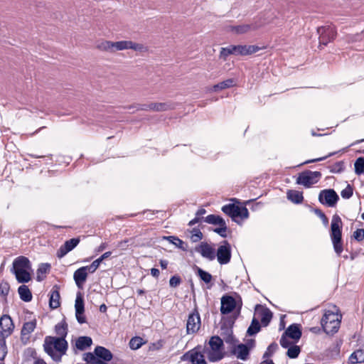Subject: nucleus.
Wrapping results in <instances>:
<instances>
[{
  "mask_svg": "<svg viewBox=\"0 0 364 364\" xmlns=\"http://www.w3.org/2000/svg\"><path fill=\"white\" fill-rule=\"evenodd\" d=\"M255 341L254 339H250L247 341V343L245 345H247L248 348H250V350L252 348L255 346Z\"/></svg>",
  "mask_w": 364,
  "mask_h": 364,
  "instance_id": "64",
  "label": "nucleus"
},
{
  "mask_svg": "<svg viewBox=\"0 0 364 364\" xmlns=\"http://www.w3.org/2000/svg\"><path fill=\"white\" fill-rule=\"evenodd\" d=\"M217 256L218 262L220 264H226L231 259V246L227 240H223L217 250L215 257Z\"/></svg>",
  "mask_w": 364,
  "mask_h": 364,
  "instance_id": "12",
  "label": "nucleus"
},
{
  "mask_svg": "<svg viewBox=\"0 0 364 364\" xmlns=\"http://www.w3.org/2000/svg\"><path fill=\"white\" fill-rule=\"evenodd\" d=\"M257 28L258 26L256 23L231 26L230 27V31L237 34L247 33L250 31H255Z\"/></svg>",
  "mask_w": 364,
  "mask_h": 364,
  "instance_id": "24",
  "label": "nucleus"
},
{
  "mask_svg": "<svg viewBox=\"0 0 364 364\" xmlns=\"http://www.w3.org/2000/svg\"><path fill=\"white\" fill-rule=\"evenodd\" d=\"M353 188L350 184H348L346 188L345 189L342 190L341 192V195L342 198H345V199L350 198L353 196Z\"/></svg>",
  "mask_w": 364,
  "mask_h": 364,
  "instance_id": "47",
  "label": "nucleus"
},
{
  "mask_svg": "<svg viewBox=\"0 0 364 364\" xmlns=\"http://www.w3.org/2000/svg\"><path fill=\"white\" fill-rule=\"evenodd\" d=\"M314 212L318 217H319L321 218L324 226L326 227L328 225V218L326 217V215L324 214V213L321 210H320L318 208H315L314 210Z\"/></svg>",
  "mask_w": 364,
  "mask_h": 364,
  "instance_id": "48",
  "label": "nucleus"
},
{
  "mask_svg": "<svg viewBox=\"0 0 364 364\" xmlns=\"http://www.w3.org/2000/svg\"><path fill=\"white\" fill-rule=\"evenodd\" d=\"M36 327V320L33 319L23 323L21 328V334L22 336H28Z\"/></svg>",
  "mask_w": 364,
  "mask_h": 364,
  "instance_id": "32",
  "label": "nucleus"
},
{
  "mask_svg": "<svg viewBox=\"0 0 364 364\" xmlns=\"http://www.w3.org/2000/svg\"><path fill=\"white\" fill-rule=\"evenodd\" d=\"M94 353L97 358L100 361L98 364H106V362H109L113 358L112 352L103 346H97L94 350Z\"/></svg>",
  "mask_w": 364,
  "mask_h": 364,
  "instance_id": "18",
  "label": "nucleus"
},
{
  "mask_svg": "<svg viewBox=\"0 0 364 364\" xmlns=\"http://www.w3.org/2000/svg\"><path fill=\"white\" fill-rule=\"evenodd\" d=\"M350 364L364 363V349H358L355 350L348 358Z\"/></svg>",
  "mask_w": 364,
  "mask_h": 364,
  "instance_id": "29",
  "label": "nucleus"
},
{
  "mask_svg": "<svg viewBox=\"0 0 364 364\" xmlns=\"http://www.w3.org/2000/svg\"><path fill=\"white\" fill-rule=\"evenodd\" d=\"M319 44L326 46L328 43L333 41L337 35L334 26L328 25L320 26L317 28Z\"/></svg>",
  "mask_w": 364,
  "mask_h": 364,
  "instance_id": "10",
  "label": "nucleus"
},
{
  "mask_svg": "<svg viewBox=\"0 0 364 364\" xmlns=\"http://www.w3.org/2000/svg\"><path fill=\"white\" fill-rule=\"evenodd\" d=\"M231 353L237 356V358L245 360L247 359L250 354V348L247 345L240 343L235 346L231 351Z\"/></svg>",
  "mask_w": 364,
  "mask_h": 364,
  "instance_id": "23",
  "label": "nucleus"
},
{
  "mask_svg": "<svg viewBox=\"0 0 364 364\" xmlns=\"http://www.w3.org/2000/svg\"><path fill=\"white\" fill-rule=\"evenodd\" d=\"M235 85V81L232 78L227 79L220 82L213 87V90L217 92L218 90H225L233 87Z\"/></svg>",
  "mask_w": 364,
  "mask_h": 364,
  "instance_id": "31",
  "label": "nucleus"
},
{
  "mask_svg": "<svg viewBox=\"0 0 364 364\" xmlns=\"http://www.w3.org/2000/svg\"><path fill=\"white\" fill-rule=\"evenodd\" d=\"M196 270H197V272H196L197 275L205 284H209L211 282L213 277L209 272H208L198 267H196Z\"/></svg>",
  "mask_w": 364,
  "mask_h": 364,
  "instance_id": "36",
  "label": "nucleus"
},
{
  "mask_svg": "<svg viewBox=\"0 0 364 364\" xmlns=\"http://www.w3.org/2000/svg\"><path fill=\"white\" fill-rule=\"evenodd\" d=\"M210 350L208 352V360L211 362H217L224 358L223 340L218 336H212L209 341Z\"/></svg>",
  "mask_w": 364,
  "mask_h": 364,
  "instance_id": "6",
  "label": "nucleus"
},
{
  "mask_svg": "<svg viewBox=\"0 0 364 364\" xmlns=\"http://www.w3.org/2000/svg\"><path fill=\"white\" fill-rule=\"evenodd\" d=\"M355 172L357 175L364 173V157H359L354 164Z\"/></svg>",
  "mask_w": 364,
  "mask_h": 364,
  "instance_id": "41",
  "label": "nucleus"
},
{
  "mask_svg": "<svg viewBox=\"0 0 364 364\" xmlns=\"http://www.w3.org/2000/svg\"><path fill=\"white\" fill-rule=\"evenodd\" d=\"M222 333L221 335L223 336V338L226 336H228L229 332L228 330L232 329V327H228L225 324H223L220 328Z\"/></svg>",
  "mask_w": 364,
  "mask_h": 364,
  "instance_id": "58",
  "label": "nucleus"
},
{
  "mask_svg": "<svg viewBox=\"0 0 364 364\" xmlns=\"http://www.w3.org/2000/svg\"><path fill=\"white\" fill-rule=\"evenodd\" d=\"M344 169V163L343 161H338L335 163L331 168V173H341Z\"/></svg>",
  "mask_w": 364,
  "mask_h": 364,
  "instance_id": "50",
  "label": "nucleus"
},
{
  "mask_svg": "<svg viewBox=\"0 0 364 364\" xmlns=\"http://www.w3.org/2000/svg\"><path fill=\"white\" fill-rule=\"evenodd\" d=\"M287 348L288 350L286 354L291 359L296 358L301 352V348L296 345H291Z\"/></svg>",
  "mask_w": 364,
  "mask_h": 364,
  "instance_id": "38",
  "label": "nucleus"
},
{
  "mask_svg": "<svg viewBox=\"0 0 364 364\" xmlns=\"http://www.w3.org/2000/svg\"><path fill=\"white\" fill-rule=\"evenodd\" d=\"M191 233V240L193 242H197L203 239V235L198 228H193Z\"/></svg>",
  "mask_w": 364,
  "mask_h": 364,
  "instance_id": "44",
  "label": "nucleus"
},
{
  "mask_svg": "<svg viewBox=\"0 0 364 364\" xmlns=\"http://www.w3.org/2000/svg\"><path fill=\"white\" fill-rule=\"evenodd\" d=\"M7 354L6 338L0 336V360H4Z\"/></svg>",
  "mask_w": 364,
  "mask_h": 364,
  "instance_id": "43",
  "label": "nucleus"
},
{
  "mask_svg": "<svg viewBox=\"0 0 364 364\" xmlns=\"http://www.w3.org/2000/svg\"><path fill=\"white\" fill-rule=\"evenodd\" d=\"M228 331L229 332L228 335L225 336L223 338V340L227 343H229V344H235V343L237 341V340L235 338L234 336H233V332H232V329H229L228 330Z\"/></svg>",
  "mask_w": 364,
  "mask_h": 364,
  "instance_id": "55",
  "label": "nucleus"
},
{
  "mask_svg": "<svg viewBox=\"0 0 364 364\" xmlns=\"http://www.w3.org/2000/svg\"><path fill=\"white\" fill-rule=\"evenodd\" d=\"M343 223L340 216L335 214L331 220L330 236L335 252L340 256L343 250L342 242Z\"/></svg>",
  "mask_w": 364,
  "mask_h": 364,
  "instance_id": "3",
  "label": "nucleus"
},
{
  "mask_svg": "<svg viewBox=\"0 0 364 364\" xmlns=\"http://www.w3.org/2000/svg\"><path fill=\"white\" fill-rule=\"evenodd\" d=\"M201 321L200 314L197 309H195L188 316L186 322L187 334H193L197 333L199 331Z\"/></svg>",
  "mask_w": 364,
  "mask_h": 364,
  "instance_id": "13",
  "label": "nucleus"
},
{
  "mask_svg": "<svg viewBox=\"0 0 364 364\" xmlns=\"http://www.w3.org/2000/svg\"><path fill=\"white\" fill-rule=\"evenodd\" d=\"M107 246V244L106 242H102L97 249V252H102Z\"/></svg>",
  "mask_w": 364,
  "mask_h": 364,
  "instance_id": "63",
  "label": "nucleus"
},
{
  "mask_svg": "<svg viewBox=\"0 0 364 364\" xmlns=\"http://www.w3.org/2000/svg\"><path fill=\"white\" fill-rule=\"evenodd\" d=\"M79 237L72 238L66 240L64 244L60 246L57 252V256L59 258L63 257L66 254L73 250L80 242Z\"/></svg>",
  "mask_w": 364,
  "mask_h": 364,
  "instance_id": "16",
  "label": "nucleus"
},
{
  "mask_svg": "<svg viewBox=\"0 0 364 364\" xmlns=\"http://www.w3.org/2000/svg\"><path fill=\"white\" fill-rule=\"evenodd\" d=\"M204 221L208 224L219 225L223 223L224 219L220 215L211 214L205 217Z\"/></svg>",
  "mask_w": 364,
  "mask_h": 364,
  "instance_id": "40",
  "label": "nucleus"
},
{
  "mask_svg": "<svg viewBox=\"0 0 364 364\" xmlns=\"http://www.w3.org/2000/svg\"><path fill=\"white\" fill-rule=\"evenodd\" d=\"M287 198L296 204L301 203L304 200L302 192L295 190H289L287 193Z\"/></svg>",
  "mask_w": 364,
  "mask_h": 364,
  "instance_id": "28",
  "label": "nucleus"
},
{
  "mask_svg": "<svg viewBox=\"0 0 364 364\" xmlns=\"http://www.w3.org/2000/svg\"><path fill=\"white\" fill-rule=\"evenodd\" d=\"M18 269H32L31 263L26 257L19 256L14 260L11 271H18Z\"/></svg>",
  "mask_w": 364,
  "mask_h": 364,
  "instance_id": "19",
  "label": "nucleus"
},
{
  "mask_svg": "<svg viewBox=\"0 0 364 364\" xmlns=\"http://www.w3.org/2000/svg\"><path fill=\"white\" fill-rule=\"evenodd\" d=\"M164 239L183 251L187 250V245L176 236H164Z\"/></svg>",
  "mask_w": 364,
  "mask_h": 364,
  "instance_id": "33",
  "label": "nucleus"
},
{
  "mask_svg": "<svg viewBox=\"0 0 364 364\" xmlns=\"http://www.w3.org/2000/svg\"><path fill=\"white\" fill-rule=\"evenodd\" d=\"M220 227L219 228H215L213 229V232L218 233L219 235H220L222 237H227V234H226V232H227V229H228V227H227V225H226V223L225 221L224 220L223 222V223H220L218 225Z\"/></svg>",
  "mask_w": 364,
  "mask_h": 364,
  "instance_id": "46",
  "label": "nucleus"
},
{
  "mask_svg": "<svg viewBox=\"0 0 364 364\" xmlns=\"http://www.w3.org/2000/svg\"><path fill=\"white\" fill-rule=\"evenodd\" d=\"M82 360L87 364H98L100 363V360L97 358L95 353H85L83 354Z\"/></svg>",
  "mask_w": 364,
  "mask_h": 364,
  "instance_id": "37",
  "label": "nucleus"
},
{
  "mask_svg": "<svg viewBox=\"0 0 364 364\" xmlns=\"http://www.w3.org/2000/svg\"><path fill=\"white\" fill-rule=\"evenodd\" d=\"M338 200V195L331 188L322 190L318 195V201L327 207H335Z\"/></svg>",
  "mask_w": 364,
  "mask_h": 364,
  "instance_id": "11",
  "label": "nucleus"
},
{
  "mask_svg": "<svg viewBox=\"0 0 364 364\" xmlns=\"http://www.w3.org/2000/svg\"><path fill=\"white\" fill-rule=\"evenodd\" d=\"M256 311L260 316L262 325L267 326L272 318V312L268 308H263L260 305H257Z\"/></svg>",
  "mask_w": 364,
  "mask_h": 364,
  "instance_id": "20",
  "label": "nucleus"
},
{
  "mask_svg": "<svg viewBox=\"0 0 364 364\" xmlns=\"http://www.w3.org/2000/svg\"><path fill=\"white\" fill-rule=\"evenodd\" d=\"M50 264L48 263H42L37 269L38 274H46L50 271Z\"/></svg>",
  "mask_w": 364,
  "mask_h": 364,
  "instance_id": "53",
  "label": "nucleus"
},
{
  "mask_svg": "<svg viewBox=\"0 0 364 364\" xmlns=\"http://www.w3.org/2000/svg\"><path fill=\"white\" fill-rule=\"evenodd\" d=\"M10 290V285L8 282L2 281L0 283V294L6 296L8 295Z\"/></svg>",
  "mask_w": 364,
  "mask_h": 364,
  "instance_id": "49",
  "label": "nucleus"
},
{
  "mask_svg": "<svg viewBox=\"0 0 364 364\" xmlns=\"http://www.w3.org/2000/svg\"><path fill=\"white\" fill-rule=\"evenodd\" d=\"M151 274L155 277V278H158L159 274H160V272L158 269L156 268H152L151 269Z\"/></svg>",
  "mask_w": 364,
  "mask_h": 364,
  "instance_id": "60",
  "label": "nucleus"
},
{
  "mask_svg": "<svg viewBox=\"0 0 364 364\" xmlns=\"http://www.w3.org/2000/svg\"><path fill=\"white\" fill-rule=\"evenodd\" d=\"M278 349V345L277 343L273 342L267 348V350L263 355L264 358H267L269 357H271L275 351Z\"/></svg>",
  "mask_w": 364,
  "mask_h": 364,
  "instance_id": "45",
  "label": "nucleus"
},
{
  "mask_svg": "<svg viewBox=\"0 0 364 364\" xmlns=\"http://www.w3.org/2000/svg\"><path fill=\"white\" fill-rule=\"evenodd\" d=\"M260 330H261V325H260L259 321L257 318H253L250 326L247 328V333L249 336H254V335L257 334L258 332H259Z\"/></svg>",
  "mask_w": 364,
  "mask_h": 364,
  "instance_id": "35",
  "label": "nucleus"
},
{
  "mask_svg": "<svg viewBox=\"0 0 364 364\" xmlns=\"http://www.w3.org/2000/svg\"><path fill=\"white\" fill-rule=\"evenodd\" d=\"M84 313L78 314L77 311H75V316L77 322L80 324L86 323V318L83 316Z\"/></svg>",
  "mask_w": 364,
  "mask_h": 364,
  "instance_id": "57",
  "label": "nucleus"
},
{
  "mask_svg": "<svg viewBox=\"0 0 364 364\" xmlns=\"http://www.w3.org/2000/svg\"><path fill=\"white\" fill-rule=\"evenodd\" d=\"M87 272H89L85 266L77 269L74 272L73 279L77 287L81 288L82 284L85 282L87 277Z\"/></svg>",
  "mask_w": 364,
  "mask_h": 364,
  "instance_id": "22",
  "label": "nucleus"
},
{
  "mask_svg": "<svg viewBox=\"0 0 364 364\" xmlns=\"http://www.w3.org/2000/svg\"><path fill=\"white\" fill-rule=\"evenodd\" d=\"M55 331L59 337L65 338L68 334V324L65 320L55 325Z\"/></svg>",
  "mask_w": 364,
  "mask_h": 364,
  "instance_id": "34",
  "label": "nucleus"
},
{
  "mask_svg": "<svg viewBox=\"0 0 364 364\" xmlns=\"http://www.w3.org/2000/svg\"><path fill=\"white\" fill-rule=\"evenodd\" d=\"M92 345V339L90 336H80L75 341V347L79 350H85Z\"/></svg>",
  "mask_w": 364,
  "mask_h": 364,
  "instance_id": "25",
  "label": "nucleus"
},
{
  "mask_svg": "<svg viewBox=\"0 0 364 364\" xmlns=\"http://www.w3.org/2000/svg\"><path fill=\"white\" fill-rule=\"evenodd\" d=\"M60 293L58 290L57 286H55L50 292V300H49V306L52 309H57L60 306Z\"/></svg>",
  "mask_w": 364,
  "mask_h": 364,
  "instance_id": "26",
  "label": "nucleus"
},
{
  "mask_svg": "<svg viewBox=\"0 0 364 364\" xmlns=\"http://www.w3.org/2000/svg\"><path fill=\"white\" fill-rule=\"evenodd\" d=\"M96 47L100 51L108 53H114L127 49H132L136 51H142L144 50L142 44L136 43L132 41H120L117 42L102 41L97 43Z\"/></svg>",
  "mask_w": 364,
  "mask_h": 364,
  "instance_id": "2",
  "label": "nucleus"
},
{
  "mask_svg": "<svg viewBox=\"0 0 364 364\" xmlns=\"http://www.w3.org/2000/svg\"><path fill=\"white\" fill-rule=\"evenodd\" d=\"M176 102H151L149 104H138L136 110L148 111L152 110L154 112H165L168 110H173L177 106Z\"/></svg>",
  "mask_w": 364,
  "mask_h": 364,
  "instance_id": "8",
  "label": "nucleus"
},
{
  "mask_svg": "<svg viewBox=\"0 0 364 364\" xmlns=\"http://www.w3.org/2000/svg\"><path fill=\"white\" fill-rule=\"evenodd\" d=\"M353 237L358 242L363 241L364 240V229H357L353 232Z\"/></svg>",
  "mask_w": 364,
  "mask_h": 364,
  "instance_id": "54",
  "label": "nucleus"
},
{
  "mask_svg": "<svg viewBox=\"0 0 364 364\" xmlns=\"http://www.w3.org/2000/svg\"><path fill=\"white\" fill-rule=\"evenodd\" d=\"M129 242L128 240H122L120 242H118L117 244V247L122 249V250H125L127 247V243Z\"/></svg>",
  "mask_w": 364,
  "mask_h": 364,
  "instance_id": "59",
  "label": "nucleus"
},
{
  "mask_svg": "<svg viewBox=\"0 0 364 364\" xmlns=\"http://www.w3.org/2000/svg\"><path fill=\"white\" fill-rule=\"evenodd\" d=\"M112 255V252L108 251L102 254L98 259L102 262L104 259L108 258Z\"/></svg>",
  "mask_w": 364,
  "mask_h": 364,
  "instance_id": "61",
  "label": "nucleus"
},
{
  "mask_svg": "<svg viewBox=\"0 0 364 364\" xmlns=\"http://www.w3.org/2000/svg\"><path fill=\"white\" fill-rule=\"evenodd\" d=\"M20 299L25 301L29 302L32 300V294L29 288L26 285H21L18 289Z\"/></svg>",
  "mask_w": 364,
  "mask_h": 364,
  "instance_id": "30",
  "label": "nucleus"
},
{
  "mask_svg": "<svg viewBox=\"0 0 364 364\" xmlns=\"http://www.w3.org/2000/svg\"><path fill=\"white\" fill-rule=\"evenodd\" d=\"M222 211L230 216L235 223H239L237 218L242 220L247 219L249 217V212L245 206H238L233 203L227 204L222 207Z\"/></svg>",
  "mask_w": 364,
  "mask_h": 364,
  "instance_id": "7",
  "label": "nucleus"
},
{
  "mask_svg": "<svg viewBox=\"0 0 364 364\" xmlns=\"http://www.w3.org/2000/svg\"><path fill=\"white\" fill-rule=\"evenodd\" d=\"M260 48L257 46L231 45L226 48H222L220 52V58L225 61L230 55H247L257 53Z\"/></svg>",
  "mask_w": 364,
  "mask_h": 364,
  "instance_id": "4",
  "label": "nucleus"
},
{
  "mask_svg": "<svg viewBox=\"0 0 364 364\" xmlns=\"http://www.w3.org/2000/svg\"><path fill=\"white\" fill-rule=\"evenodd\" d=\"M321 177V172L306 170L299 174V176L296 178V183L303 185L306 188H309L312 185L316 183Z\"/></svg>",
  "mask_w": 364,
  "mask_h": 364,
  "instance_id": "9",
  "label": "nucleus"
},
{
  "mask_svg": "<svg viewBox=\"0 0 364 364\" xmlns=\"http://www.w3.org/2000/svg\"><path fill=\"white\" fill-rule=\"evenodd\" d=\"M341 323V315L330 310L325 311L321 324L326 334H334L338 331Z\"/></svg>",
  "mask_w": 364,
  "mask_h": 364,
  "instance_id": "5",
  "label": "nucleus"
},
{
  "mask_svg": "<svg viewBox=\"0 0 364 364\" xmlns=\"http://www.w3.org/2000/svg\"><path fill=\"white\" fill-rule=\"evenodd\" d=\"M0 336L5 338L9 336L14 331V324L11 318L6 314L3 315L0 318Z\"/></svg>",
  "mask_w": 364,
  "mask_h": 364,
  "instance_id": "14",
  "label": "nucleus"
},
{
  "mask_svg": "<svg viewBox=\"0 0 364 364\" xmlns=\"http://www.w3.org/2000/svg\"><path fill=\"white\" fill-rule=\"evenodd\" d=\"M289 337L284 336V334H282L281 338H280V345L282 346V348H289L290 346L292 345V343L289 341V339L288 338Z\"/></svg>",
  "mask_w": 364,
  "mask_h": 364,
  "instance_id": "56",
  "label": "nucleus"
},
{
  "mask_svg": "<svg viewBox=\"0 0 364 364\" xmlns=\"http://www.w3.org/2000/svg\"><path fill=\"white\" fill-rule=\"evenodd\" d=\"M160 266L163 269H165L167 268V266H168V261L167 260H165V259H161L160 262Z\"/></svg>",
  "mask_w": 364,
  "mask_h": 364,
  "instance_id": "62",
  "label": "nucleus"
},
{
  "mask_svg": "<svg viewBox=\"0 0 364 364\" xmlns=\"http://www.w3.org/2000/svg\"><path fill=\"white\" fill-rule=\"evenodd\" d=\"M283 334L297 341L301 337L302 333L299 325L296 323H293L285 330Z\"/></svg>",
  "mask_w": 364,
  "mask_h": 364,
  "instance_id": "21",
  "label": "nucleus"
},
{
  "mask_svg": "<svg viewBox=\"0 0 364 364\" xmlns=\"http://www.w3.org/2000/svg\"><path fill=\"white\" fill-rule=\"evenodd\" d=\"M182 280L178 275L172 276L169 280V285L171 287L176 288L180 285Z\"/></svg>",
  "mask_w": 364,
  "mask_h": 364,
  "instance_id": "51",
  "label": "nucleus"
},
{
  "mask_svg": "<svg viewBox=\"0 0 364 364\" xmlns=\"http://www.w3.org/2000/svg\"><path fill=\"white\" fill-rule=\"evenodd\" d=\"M195 250L199 252L203 257L210 261H213L215 258V249L206 242H200L199 245L196 247Z\"/></svg>",
  "mask_w": 364,
  "mask_h": 364,
  "instance_id": "15",
  "label": "nucleus"
},
{
  "mask_svg": "<svg viewBox=\"0 0 364 364\" xmlns=\"http://www.w3.org/2000/svg\"><path fill=\"white\" fill-rule=\"evenodd\" d=\"M31 269H22L18 271L11 272L16 276V279L18 283H27L31 279L29 271Z\"/></svg>",
  "mask_w": 364,
  "mask_h": 364,
  "instance_id": "27",
  "label": "nucleus"
},
{
  "mask_svg": "<svg viewBox=\"0 0 364 364\" xmlns=\"http://www.w3.org/2000/svg\"><path fill=\"white\" fill-rule=\"evenodd\" d=\"M101 261L99 259H95L92 262L91 264L85 266L90 273H94L101 264Z\"/></svg>",
  "mask_w": 364,
  "mask_h": 364,
  "instance_id": "52",
  "label": "nucleus"
},
{
  "mask_svg": "<svg viewBox=\"0 0 364 364\" xmlns=\"http://www.w3.org/2000/svg\"><path fill=\"white\" fill-rule=\"evenodd\" d=\"M68 347V342L63 337L48 336L45 338L44 350L56 362L60 361L62 355L66 353Z\"/></svg>",
  "mask_w": 364,
  "mask_h": 364,
  "instance_id": "1",
  "label": "nucleus"
},
{
  "mask_svg": "<svg viewBox=\"0 0 364 364\" xmlns=\"http://www.w3.org/2000/svg\"><path fill=\"white\" fill-rule=\"evenodd\" d=\"M143 338L139 336L133 337L129 341V347L132 350H137L143 345Z\"/></svg>",
  "mask_w": 364,
  "mask_h": 364,
  "instance_id": "42",
  "label": "nucleus"
},
{
  "mask_svg": "<svg viewBox=\"0 0 364 364\" xmlns=\"http://www.w3.org/2000/svg\"><path fill=\"white\" fill-rule=\"evenodd\" d=\"M75 311H77L78 314L84 313L85 306H84V300L80 292L77 294L75 304Z\"/></svg>",
  "mask_w": 364,
  "mask_h": 364,
  "instance_id": "39",
  "label": "nucleus"
},
{
  "mask_svg": "<svg viewBox=\"0 0 364 364\" xmlns=\"http://www.w3.org/2000/svg\"><path fill=\"white\" fill-rule=\"evenodd\" d=\"M236 306L235 299L230 295H224L221 298L220 312L222 314H228L232 312Z\"/></svg>",
  "mask_w": 364,
  "mask_h": 364,
  "instance_id": "17",
  "label": "nucleus"
}]
</instances>
